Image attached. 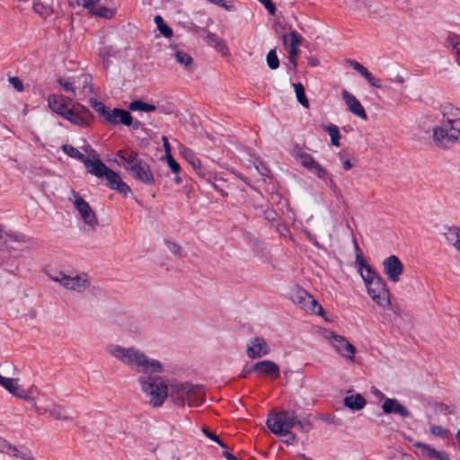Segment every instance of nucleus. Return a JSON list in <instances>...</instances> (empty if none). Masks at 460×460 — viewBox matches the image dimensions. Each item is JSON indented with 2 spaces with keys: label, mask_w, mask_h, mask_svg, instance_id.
Instances as JSON below:
<instances>
[{
  "label": "nucleus",
  "mask_w": 460,
  "mask_h": 460,
  "mask_svg": "<svg viewBox=\"0 0 460 460\" xmlns=\"http://www.w3.org/2000/svg\"><path fill=\"white\" fill-rule=\"evenodd\" d=\"M143 392L150 395V404L160 407L167 397L174 404L198 407L205 400V390L200 385L175 382L169 385L161 376H147L138 379Z\"/></svg>",
  "instance_id": "nucleus-1"
},
{
  "label": "nucleus",
  "mask_w": 460,
  "mask_h": 460,
  "mask_svg": "<svg viewBox=\"0 0 460 460\" xmlns=\"http://www.w3.org/2000/svg\"><path fill=\"white\" fill-rule=\"evenodd\" d=\"M441 125L432 130L433 141L438 148L447 150L460 143V109L450 102L440 106Z\"/></svg>",
  "instance_id": "nucleus-2"
},
{
  "label": "nucleus",
  "mask_w": 460,
  "mask_h": 460,
  "mask_svg": "<svg viewBox=\"0 0 460 460\" xmlns=\"http://www.w3.org/2000/svg\"><path fill=\"white\" fill-rule=\"evenodd\" d=\"M107 351L123 364L143 374V377L155 376L154 375L163 372V365L160 361L149 358L134 347L125 348L118 344H111L107 347Z\"/></svg>",
  "instance_id": "nucleus-3"
},
{
  "label": "nucleus",
  "mask_w": 460,
  "mask_h": 460,
  "mask_svg": "<svg viewBox=\"0 0 460 460\" xmlns=\"http://www.w3.org/2000/svg\"><path fill=\"white\" fill-rule=\"evenodd\" d=\"M116 155L121 160V165L129 172L133 179L145 185L151 186L155 183V176L150 165L138 156L132 149H119Z\"/></svg>",
  "instance_id": "nucleus-4"
},
{
  "label": "nucleus",
  "mask_w": 460,
  "mask_h": 460,
  "mask_svg": "<svg viewBox=\"0 0 460 460\" xmlns=\"http://www.w3.org/2000/svg\"><path fill=\"white\" fill-rule=\"evenodd\" d=\"M267 427L272 433L283 437L290 433V429L295 427V411H281L268 417Z\"/></svg>",
  "instance_id": "nucleus-5"
},
{
  "label": "nucleus",
  "mask_w": 460,
  "mask_h": 460,
  "mask_svg": "<svg viewBox=\"0 0 460 460\" xmlns=\"http://www.w3.org/2000/svg\"><path fill=\"white\" fill-rule=\"evenodd\" d=\"M49 276L50 279L59 283L63 288L78 293H83L90 286V281L85 273L72 276L63 271H57L49 274Z\"/></svg>",
  "instance_id": "nucleus-6"
},
{
  "label": "nucleus",
  "mask_w": 460,
  "mask_h": 460,
  "mask_svg": "<svg viewBox=\"0 0 460 460\" xmlns=\"http://www.w3.org/2000/svg\"><path fill=\"white\" fill-rule=\"evenodd\" d=\"M291 154L296 160L299 161L303 167L314 173L318 179L324 180L327 177V170L315 161L310 154L304 152L297 145Z\"/></svg>",
  "instance_id": "nucleus-7"
},
{
  "label": "nucleus",
  "mask_w": 460,
  "mask_h": 460,
  "mask_svg": "<svg viewBox=\"0 0 460 460\" xmlns=\"http://www.w3.org/2000/svg\"><path fill=\"white\" fill-rule=\"evenodd\" d=\"M323 337L330 341L335 351L341 356L350 359L353 358L356 348L345 337L336 334L330 330L323 332Z\"/></svg>",
  "instance_id": "nucleus-8"
},
{
  "label": "nucleus",
  "mask_w": 460,
  "mask_h": 460,
  "mask_svg": "<svg viewBox=\"0 0 460 460\" xmlns=\"http://www.w3.org/2000/svg\"><path fill=\"white\" fill-rule=\"evenodd\" d=\"M292 301L301 309L317 315H323V306L304 288H298L292 296Z\"/></svg>",
  "instance_id": "nucleus-9"
},
{
  "label": "nucleus",
  "mask_w": 460,
  "mask_h": 460,
  "mask_svg": "<svg viewBox=\"0 0 460 460\" xmlns=\"http://www.w3.org/2000/svg\"><path fill=\"white\" fill-rule=\"evenodd\" d=\"M74 197V207L79 213L81 218L91 230H94L98 225V220L95 213L90 207L89 203L85 201L75 190H72Z\"/></svg>",
  "instance_id": "nucleus-10"
},
{
  "label": "nucleus",
  "mask_w": 460,
  "mask_h": 460,
  "mask_svg": "<svg viewBox=\"0 0 460 460\" xmlns=\"http://www.w3.org/2000/svg\"><path fill=\"white\" fill-rule=\"evenodd\" d=\"M367 288L368 295L377 305H390V291L382 277L367 285Z\"/></svg>",
  "instance_id": "nucleus-11"
},
{
  "label": "nucleus",
  "mask_w": 460,
  "mask_h": 460,
  "mask_svg": "<svg viewBox=\"0 0 460 460\" xmlns=\"http://www.w3.org/2000/svg\"><path fill=\"white\" fill-rule=\"evenodd\" d=\"M62 117L74 125L84 128L90 124L93 114L89 109L77 103L66 110V113Z\"/></svg>",
  "instance_id": "nucleus-12"
},
{
  "label": "nucleus",
  "mask_w": 460,
  "mask_h": 460,
  "mask_svg": "<svg viewBox=\"0 0 460 460\" xmlns=\"http://www.w3.org/2000/svg\"><path fill=\"white\" fill-rule=\"evenodd\" d=\"M282 40L285 48L288 50V61L292 65L293 69H296L298 56V45L302 41V37L295 31H291L288 34L282 35Z\"/></svg>",
  "instance_id": "nucleus-13"
},
{
  "label": "nucleus",
  "mask_w": 460,
  "mask_h": 460,
  "mask_svg": "<svg viewBox=\"0 0 460 460\" xmlns=\"http://www.w3.org/2000/svg\"><path fill=\"white\" fill-rule=\"evenodd\" d=\"M384 273L393 281L397 282L403 272V264L395 255H390L383 261Z\"/></svg>",
  "instance_id": "nucleus-14"
},
{
  "label": "nucleus",
  "mask_w": 460,
  "mask_h": 460,
  "mask_svg": "<svg viewBox=\"0 0 460 460\" xmlns=\"http://www.w3.org/2000/svg\"><path fill=\"white\" fill-rule=\"evenodd\" d=\"M30 241L24 234H6L3 236L1 234L0 238V251H22V244L27 243Z\"/></svg>",
  "instance_id": "nucleus-15"
},
{
  "label": "nucleus",
  "mask_w": 460,
  "mask_h": 460,
  "mask_svg": "<svg viewBox=\"0 0 460 460\" xmlns=\"http://www.w3.org/2000/svg\"><path fill=\"white\" fill-rule=\"evenodd\" d=\"M270 351V346L265 340L261 337H256L250 340V344L247 345V356L250 358H259L268 355Z\"/></svg>",
  "instance_id": "nucleus-16"
},
{
  "label": "nucleus",
  "mask_w": 460,
  "mask_h": 460,
  "mask_svg": "<svg viewBox=\"0 0 460 460\" xmlns=\"http://www.w3.org/2000/svg\"><path fill=\"white\" fill-rule=\"evenodd\" d=\"M103 177H105L107 186L110 189L117 190L124 197H127V195L131 191L130 187L121 180L119 172L109 168L107 173L104 174Z\"/></svg>",
  "instance_id": "nucleus-17"
},
{
  "label": "nucleus",
  "mask_w": 460,
  "mask_h": 460,
  "mask_svg": "<svg viewBox=\"0 0 460 460\" xmlns=\"http://www.w3.org/2000/svg\"><path fill=\"white\" fill-rule=\"evenodd\" d=\"M184 157L200 178L206 180L208 182H212L213 179L216 180L213 174L202 166L200 160L191 150H186L184 152Z\"/></svg>",
  "instance_id": "nucleus-18"
},
{
  "label": "nucleus",
  "mask_w": 460,
  "mask_h": 460,
  "mask_svg": "<svg viewBox=\"0 0 460 460\" xmlns=\"http://www.w3.org/2000/svg\"><path fill=\"white\" fill-rule=\"evenodd\" d=\"M413 446L418 449V454L428 460H450L446 452L438 451L428 444L416 442Z\"/></svg>",
  "instance_id": "nucleus-19"
},
{
  "label": "nucleus",
  "mask_w": 460,
  "mask_h": 460,
  "mask_svg": "<svg viewBox=\"0 0 460 460\" xmlns=\"http://www.w3.org/2000/svg\"><path fill=\"white\" fill-rule=\"evenodd\" d=\"M105 123L111 125L130 124L131 114L128 111L124 109L114 108L111 110L109 108V111L105 117Z\"/></svg>",
  "instance_id": "nucleus-20"
},
{
  "label": "nucleus",
  "mask_w": 460,
  "mask_h": 460,
  "mask_svg": "<svg viewBox=\"0 0 460 460\" xmlns=\"http://www.w3.org/2000/svg\"><path fill=\"white\" fill-rule=\"evenodd\" d=\"M252 369L259 375H265L272 379L280 376L279 367L271 360H262L252 365Z\"/></svg>",
  "instance_id": "nucleus-21"
},
{
  "label": "nucleus",
  "mask_w": 460,
  "mask_h": 460,
  "mask_svg": "<svg viewBox=\"0 0 460 460\" xmlns=\"http://www.w3.org/2000/svg\"><path fill=\"white\" fill-rule=\"evenodd\" d=\"M33 408L38 414H44L49 412L51 417L55 420H70L72 418L67 415L65 408L58 403H52L50 407H41L37 405V403L33 404Z\"/></svg>",
  "instance_id": "nucleus-22"
},
{
  "label": "nucleus",
  "mask_w": 460,
  "mask_h": 460,
  "mask_svg": "<svg viewBox=\"0 0 460 460\" xmlns=\"http://www.w3.org/2000/svg\"><path fill=\"white\" fill-rule=\"evenodd\" d=\"M341 95L350 112L363 119L364 120L367 119V115L365 109L353 94L346 90H343Z\"/></svg>",
  "instance_id": "nucleus-23"
},
{
  "label": "nucleus",
  "mask_w": 460,
  "mask_h": 460,
  "mask_svg": "<svg viewBox=\"0 0 460 460\" xmlns=\"http://www.w3.org/2000/svg\"><path fill=\"white\" fill-rule=\"evenodd\" d=\"M382 409L386 414L396 413L402 418L411 417V412L394 398H386L382 405Z\"/></svg>",
  "instance_id": "nucleus-24"
},
{
  "label": "nucleus",
  "mask_w": 460,
  "mask_h": 460,
  "mask_svg": "<svg viewBox=\"0 0 460 460\" xmlns=\"http://www.w3.org/2000/svg\"><path fill=\"white\" fill-rule=\"evenodd\" d=\"M87 172L98 178H102L107 173L109 167L103 164L99 158H86L83 163Z\"/></svg>",
  "instance_id": "nucleus-25"
},
{
  "label": "nucleus",
  "mask_w": 460,
  "mask_h": 460,
  "mask_svg": "<svg viewBox=\"0 0 460 460\" xmlns=\"http://www.w3.org/2000/svg\"><path fill=\"white\" fill-rule=\"evenodd\" d=\"M67 99L63 95L51 94L48 99L49 107L52 111L62 117L65 115L66 110L69 109L66 103Z\"/></svg>",
  "instance_id": "nucleus-26"
},
{
  "label": "nucleus",
  "mask_w": 460,
  "mask_h": 460,
  "mask_svg": "<svg viewBox=\"0 0 460 460\" xmlns=\"http://www.w3.org/2000/svg\"><path fill=\"white\" fill-rule=\"evenodd\" d=\"M349 63L354 70L359 73L370 84L371 86L381 88V84L378 83L379 80L376 79L363 65L356 60H349Z\"/></svg>",
  "instance_id": "nucleus-27"
},
{
  "label": "nucleus",
  "mask_w": 460,
  "mask_h": 460,
  "mask_svg": "<svg viewBox=\"0 0 460 460\" xmlns=\"http://www.w3.org/2000/svg\"><path fill=\"white\" fill-rule=\"evenodd\" d=\"M206 41L209 46L214 47L216 50L222 55H226L228 53V49L225 40L216 33L208 32L206 37Z\"/></svg>",
  "instance_id": "nucleus-28"
},
{
  "label": "nucleus",
  "mask_w": 460,
  "mask_h": 460,
  "mask_svg": "<svg viewBox=\"0 0 460 460\" xmlns=\"http://www.w3.org/2000/svg\"><path fill=\"white\" fill-rule=\"evenodd\" d=\"M118 51L110 45H104L99 49V57L102 59L103 67L108 69L111 64V58H115Z\"/></svg>",
  "instance_id": "nucleus-29"
},
{
  "label": "nucleus",
  "mask_w": 460,
  "mask_h": 460,
  "mask_svg": "<svg viewBox=\"0 0 460 460\" xmlns=\"http://www.w3.org/2000/svg\"><path fill=\"white\" fill-rule=\"evenodd\" d=\"M367 401L361 394H353L344 398V405L353 411H358L364 408Z\"/></svg>",
  "instance_id": "nucleus-30"
},
{
  "label": "nucleus",
  "mask_w": 460,
  "mask_h": 460,
  "mask_svg": "<svg viewBox=\"0 0 460 460\" xmlns=\"http://www.w3.org/2000/svg\"><path fill=\"white\" fill-rule=\"evenodd\" d=\"M53 0H34L33 9L42 17H48L52 13Z\"/></svg>",
  "instance_id": "nucleus-31"
},
{
  "label": "nucleus",
  "mask_w": 460,
  "mask_h": 460,
  "mask_svg": "<svg viewBox=\"0 0 460 460\" xmlns=\"http://www.w3.org/2000/svg\"><path fill=\"white\" fill-rule=\"evenodd\" d=\"M445 237L448 243L460 252V227L452 226L447 228Z\"/></svg>",
  "instance_id": "nucleus-32"
},
{
  "label": "nucleus",
  "mask_w": 460,
  "mask_h": 460,
  "mask_svg": "<svg viewBox=\"0 0 460 460\" xmlns=\"http://www.w3.org/2000/svg\"><path fill=\"white\" fill-rule=\"evenodd\" d=\"M128 110L131 111H145V112H150V111H155L157 110L156 106L151 103H147L145 102H142L140 100L133 101L128 105Z\"/></svg>",
  "instance_id": "nucleus-33"
},
{
  "label": "nucleus",
  "mask_w": 460,
  "mask_h": 460,
  "mask_svg": "<svg viewBox=\"0 0 460 460\" xmlns=\"http://www.w3.org/2000/svg\"><path fill=\"white\" fill-rule=\"evenodd\" d=\"M6 454L22 460H35L31 451L23 447L20 449L13 446L11 452L6 451Z\"/></svg>",
  "instance_id": "nucleus-34"
},
{
  "label": "nucleus",
  "mask_w": 460,
  "mask_h": 460,
  "mask_svg": "<svg viewBox=\"0 0 460 460\" xmlns=\"http://www.w3.org/2000/svg\"><path fill=\"white\" fill-rule=\"evenodd\" d=\"M18 381V378L0 377V385L14 396L21 388Z\"/></svg>",
  "instance_id": "nucleus-35"
},
{
  "label": "nucleus",
  "mask_w": 460,
  "mask_h": 460,
  "mask_svg": "<svg viewBox=\"0 0 460 460\" xmlns=\"http://www.w3.org/2000/svg\"><path fill=\"white\" fill-rule=\"evenodd\" d=\"M324 130L331 137V143L332 146H340V139L341 137L339 128L334 124H330L324 127Z\"/></svg>",
  "instance_id": "nucleus-36"
},
{
  "label": "nucleus",
  "mask_w": 460,
  "mask_h": 460,
  "mask_svg": "<svg viewBox=\"0 0 460 460\" xmlns=\"http://www.w3.org/2000/svg\"><path fill=\"white\" fill-rule=\"evenodd\" d=\"M154 21L157 26V29L159 30L163 36L168 39L172 37L173 31L172 28H170L167 24L164 23L162 16L156 15Z\"/></svg>",
  "instance_id": "nucleus-37"
},
{
  "label": "nucleus",
  "mask_w": 460,
  "mask_h": 460,
  "mask_svg": "<svg viewBox=\"0 0 460 460\" xmlns=\"http://www.w3.org/2000/svg\"><path fill=\"white\" fill-rule=\"evenodd\" d=\"M360 276L366 286L372 284L376 279L381 278V276L371 266H367L364 269L363 274H360Z\"/></svg>",
  "instance_id": "nucleus-38"
},
{
  "label": "nucleus",
  "mask_w": 460,
  "mask_h": 460,
  "mask_svg": "<svg viewBox=\"0 0 460 460\" xmlns=\"http://www.w3.org/2000/svg\"><path fill=\"white\" fill-rule=\"evenodd\" d=\"M297 102L305 108L309 107V101L305 96V88L301 83L293 84Z\"/></svg>",
  "instance_id": "nucleus-39"
},
{
  "label": "nucleus",
  "mask_w": 460,
  "mask_h": 460,
  "mask_svg": "<svg viewBox=\"0 0 460 460\" xmlns=\"http://www.w3.org/2000/svg\"><path fill=\"white\" fill-rule=\"evenodd\" d=\"M62 150L65 154L69 155L72 158H75L79 160L80 162L84 163V160L87 158L83 153H81L77 148L74 147L70 145H63Z\"/></svg>",
  "instance_id": "nucleus-40"
},
{
  "label": "nucleus",
  "mask_w": 460,
  "mask_h": 460,
  "mask_svg": "<svg viewBox=\"0 0 460 460\" xmlns=\"http://www.w3.org/2000/svg\"><path fill=\"white\" fill-rule=\"evenodd\" d=\"M98 2L99 0H97L94 5V10H93L91 13L105 19L112 18L114 15V10L99 5Z\"/></svg>",
  "instance_id": "nucleus-41"
},
{
  "label": "nucleus",
  "mask_w": 460,
  "mask_h": 460,
  "mask_svg": "<svg viewBox=\"0 0 460 460\" xmlns=\"http://www.w3.org/2000/svg\"><path fill=\"white\" fill-rule=\"evenodd\" d=\"M430 434L435 437L441 438L443 439H449L452 435L449 429L443 428L439 425H431L429 428Z\"/></svg>",
  "instance_id": "nucleus-42"
},
{
  "label": "nucleus",
  "mask_w": 460,
  "mask_h": 460,
  "mask_svg": "<svg viewBox=\"0 0 460 460\" xmlns=\"http://www.w3.org/2000/svg\"><path fill=\"white\" fill-rule=\"evenodd\" d=\"M337 198H342L341 190L338 187L332 176L327 171V177L323 180Z\"/></svg>",
  "instance_id": "nucleus-43"
},
{
  "label": "nucleus",
  "mask_w": 460,
  "mask_h": 460,
  "mask_svg": "<svg viewBox=\"0 0 460 460\" xmlns=\"http://www.w3.org/2000/svg\"><path fill=\"white\" fill-rule=\"evenodd\" d=\"M266 62L268 66L271 70H275L279 66V60L276 52V49H270L266 57Z\"/></svg>",
  "instance_id": "nucleus-44"
},
{
  "label": "nucleus",
  "mask_w": 460,
  "mask_h": 460,
  "mask_svg": "<svg viewBox=\"0 0 460 460\" xmlns=\"http://www.w3.org/2000/svg\"><path fill=\"white\" fill-rule=\"evenodd\" d=\"M295 427L302 432H308L313 429V423L306 418L297 419L295 414Z\"/></svg>",
  "instance_id": "nucleus-45"
},
{
  "label": "nucleus",
  "mask_w": 460,
  "mask_h": 460,
  "mask_svg": "<svg viewBox=\"0 0 460 460\" xmlns=\"http://www.w3.org/2000/svg\"><path fill=\"white\" fill-rule=\"evenodd\" d=\"M448 43L455 51L456 61L460 66V36L454 35L448 38Z\"/></svg>",
  "instance_id": "nucleus-46"
},
{
  "label": "nucleus",
  "mask_w": 460,
  "mask_h": 460,
  "mask_svg": "<svg viewBox=\"0 0 460 460\" xmlns=\"http://www.w3.org/2000/svg\"><path fill=\"white\" fill-rule=\"evenodd\" d=\"M90 102L93 109L105 119L107 112L109 111V107L105 106L104 103L97 99H91Z\"/></svg>",
  "instance_id": "nucleus-47"
},
{
  "label": "nucleus",
  "mask_w": 460,
  "mask_h": 460,
  "mask_svg": "<svg viewBox=\"0 0 460 460\" xmlns=\"http://www.w3.org/2000/svg\"><path fill=\"white\" fill-rule=\"evenodd\" d=\"M175 59L178 63L184 65L185 66H190L193 59L186 52L178 50L174 54Z\"/></svg>",
  "instance_id": "nucleus-48"
},
{
  "label": "nucleus",
  "mask_w": 460,
  "mask_h": 460,
  "mask_svg": "<svg viewBox=\"0 0 460 460\" xmlns=\"http://www.w3.org/2000/svg\"><path fill=\"white\" fill-rule=\"evenodd\" d=\"M79 80L84 84V91L85 93H93V85H92V75L89 74H84L79 77Z\"/></svg>",
  "instance_id": "nucleus-49"
},
{
  "label": "nucleus",
  "mask_w": 460,
  "mask_h": 460,
  "mask_svg": "<svg viewBox=\"0 0 460 460\" xmlns=\"http://www.w3.org/2000/svg\"><path fill=\"white\" fill-rule=\"evenodd\" d=\"M166 159H167L168 166L170 167L171 171L173 173H179L181 171V166H180L179 163L172 157L171 153H169V150H167Z\"/></svg>",
  "instance_id": "nucleus-50"
},
{
  "label": "nucleus",
  "mask_w": 460,
  "mask_h": 460,
  "mask_svg": "<svg viewBox=\"0 0 460 460\" xmlns=\"http://www.w3.org/2000/svg\"><path fill=\"white\" fill-rule=\"evenodd\" d=\"M58 82L63 87L64 91H66L67 93H71L74 95L75 94V88L74 86V82H72L70 79L60 78V79H58Z\"/></svg>",
  "instance_id": "nucleus-51"
},
{
  "label": "nucleus",
  "mask_w": 460,
  "mask_h": 460,
  "mask_svg": "<svg viewBox=\"0 0 460 460\" xmlns=\"http://www.w3.org/2000/svg\"><path fill=\"white\" fill-rule=\"evenodd\" d=\"M379 306L384 308V309L391 310L395 316H399V317L402 316L403 310L398 305H393L390 302L389 305H379Z\"/></svg>",
  "instance_id": "nucleus-52"
},
{
  "label": "nucleus",
  "mask_w": 460,
  "mask_h": 460,
  "mask_svg": "<svg viewBox=\"0 0 460 460\" xmlns=\"http://www.w3.org/2000/svg\"><path fill=\"white\" fill-rule=\"evenodd\" d=\"M76 4L92 13V11L94 10L96 2L94 0H76Z\"/></svg>",
  "instance_id": "nucleus-53"
},
{
  "label": "nucleus",
  "mask_w": 460,
  "mask_h": 460,
  "mask_svg": "<svg viewBox=\"0 0 460 460\" xmlns=\"http://www.w3.org/2000/svg\"><path fill=\"white\" fill-rule=\"evenodd\" d=\"M356 264L358 267L359 274H363V270L366 269L367 266H370L369 264H367L366 262V261L363 258L362 254H360V255L357 254V256H356Z\"/></svg>",
  "instance_id": "nucleus-54"
},
{
  "label": "nucleus",
  "mask_w": 460,
  "mask_h": 460,
  "mask_svg": "<svg viewBox=\"0 0 460 460\" xmlns=\"http://www.w3.org/2000/svg\"><path fill=\"white\" fill-rule=\"evenodd\" d=\"M9 82L13 85V87L17 91L22 92L23 90L22 82L18 76L10 77Z\"/></svg>",
  "instance_id": "nucleus-55"
},
{
  "label": "nucleus",
  "mask_w": 460,
  "mask_h": 460,
  "mask_svg": "<svg viewBox=\"0 0 460 460\" xmlns=\"http://www.w3.org/2000/svg\"><path fill=\"white\" fill-rule=\"evenodd\" d=\"M165 244H166L168 250L172 253H173L175 255H179L180 254V252H181V246L179 244L174 243H172L171 241H168V240L165 241Z\"/></svg>",
  "instance_id": "nucleus-56"
},
{
  "label": "nucleus",
  "mask_w": 460,
  "mask_h": 460,
  "mask_svg": "<svg viewBox=\"0 0 460 460\" xmlns=\"http://www.w3.org/2000/svg\"><path fill=\"white\" fill-rule=\"evenodd\" d=\"M265 219L269 222L276 221L278 213L274 209L268 208L264 211Z\"/></svg>",
  "instance_id": "nucleus-57"
},
{
  "label": "nucleus",
  "mask_w": 460,
  "mask_h": 460,
  "mask_svg": "<svg viewBox=\"0 0 460 460\" xmlns=\"http://www.w3.org/2000/svg\"><path fill=\"white\" fill-rule=\"evenodd\" d=\"M13 445H11L6 439L0 437V452L6 453V451L11 452V448H13Z\"/></svg>",
  "instance_id": "nucleus-58"
},
{
  "label": "nucleus",
  "mask_w": 460,
  "mask_h": 460,
  "mask_svg": "<svg viewBox=\"0 0 460 460\" xmlns=\"http://www.w3.org/2000/svg\"><path fill=\"white\" fill-rule=\"evenodd\" d=\"M393 460H414L411 454L397 453L394 456Z\"/></svg>",
  "instance_id": "nucleus-59"
},
{
  "label": "nucleus",
  "mask_w": 460,
  "mask_h": 460,
  "mask_svg": "<svg viewBox=\"0 0 460 460\" xmlns=\"http://www.w3.org/2000/svg\"><path fill=\"white\" fill-rule=\"evenodd\" d=\"M15 396H17V397H19V398H21V399H23L24 401L29 402H32V401H33V398H32V397H31V396L26 393V391H25V390H23V389H22V388H20V390L18 391V393H17V394H16Z\"/></svg>",
  "instance_id": "nucleus-60"
},
{
  "label": "nucleus",
  "mask_w": 460,
  "mask_h": 460,
  "mask_svg": "<svg viewBox=\"0 0 460 460\" xmlns=\"http://www.w3.org/2000/svg\"><path fill=\"white\" fill-rule=\"evenodd\" d=\"M202 432L210 439L214 440L215 442L217 441V438H218V437L213 433L212 431H210L208 428L204 427L202 429Z\"/></svg>",
  "instance_id": "nucleus-61"
},
{
  "label": "nucleus",
  "mask_w": 460,
  "mask_h": 460,
  "mask_svg": "<svg viewBox=\"0 0 460 460\" xmlns=\"http://www.w3.org/2000/svg\"><path fill=\"white\" fill-rule=\"evenodd\" d=\"M127 127H132L133 129L137 130L142 128V123L139 120H134L131 117V123L130 124H123Z\"/></svg>",
  "instance_id": "nucleus-62"
},
{
  "label": "nucleus",
  "mask_w": 460,
  "mask_h": 460,
  "mask_svg": "<svg viewBox=\"0 0 460 460\" xmlns=\"http://www.w3.org/2000/svg\"><path fill=\"white\" fill-rule=\"evenodd\" d=\"M252 372H255L254 369H252V366L251 367H245L241 374H240V377L242 378H246L248 376L249 374H251Z\"/></svg>",
  "instance_id": "nucleus-63"
},
{
  "label": "nucleus",
  "mask_w": 460,
  "mask_h": 460,
  "mask_svg": "<svg viewBox=\"0 0 460 460\" xmlns=\"http://www.w3.org/2000/svg\"><path fill=\"white\" fill-rule=\"evenodd\" d=\"M223 456H224L227 460H241V459L237 458L235 456H234L232 453H230L229 451H227V450L223 451Z\"/></svg>",
  "instance_id": "nucleus-64"
}]
</instances>
